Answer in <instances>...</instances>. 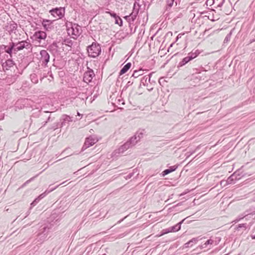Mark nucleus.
Returning <instances> with one entry per match:
<instances>
[{"label": "nucleus", "instance_id": "nucleus-32", "mask_svg": "<svg viewBox=\"0 0 255 255\" xmlns=\"http://www.w3.org/2000/svg\"><path fill=\"white\" fill-rule=\"evenodd\" d=\"M247 228V224L246 223H245V224H239L238 225L237 227L236 228V229L237 230L239 231L240 229H243V230H246Z\"/></svg>", "mask_w": 255, "mask_h": 255}, {"label": "nucleus", "instance_id": "nucleus-28", "mask_svg": "<svg viewBox=\"0 0 255 255\" xmlns=\"http://www.w3.org/2000/svg\"><path fill=\"white\" fill-rule=\"evenodd\" d=\"M106 13H109L110 14V15L112 17L115 18V19L118 18L119 19V20L120 21V23L123 24L122 19L119 16H118L116 13H115L114 12H112V11H107Z\"/></svg>", "mask_w": 255, "mask_h": 255}, {"label": "nucleus", "instance_id": "nucleus-51", "mask_svg": "<svg viewBox=\"0 0 255 255\" xmlns=\"http://www.w3.org/2000/svg\"><path fill=\"white\" fill-rule=\"evenodd\" d=\"M243 219V217H241H241H239V219H237V220H236L235 221V223H236V222H237L239 221H240L241 219Z\"/></svg>", "mask_w": 255, "mask_h": 255}, {"label": "nucleus", "instance_id": "nucleus-8", "mask_svg": "<svg viewBox=\"0 0 255 255\" xmlns=\"http://www.w3.org/2000/svg\"><path fill=\"white\" fill-rule=\"evenodd\" d=\"M98 141V139L95 135L90 136L86 138L84 144L83 145L82 150L84 151L87 148L92 146Z\"/></svg>", "mask_w": 255, "mask_h": 255}, {"label": "nucleus", "instance_id": "nucleus-35", "mask_svg": "<svg viewBox=\"0 0 255 255\" xmlns=\"http://www.w3.org/2000/svg\"><path fill=\"white\" fill-rule=\"evenodd\" d=\"M231 35H232V32L231 31L229 33H228L226 35V36L224 39V42L227 43L228 42H229L231 39Z\"/></svg>", "mask_w": 255, "mask_h": 255}, {"label": "nucleus", "instance_id": "nucleus-60", "mask_svg": "<svg viewBox=\"0 0 255 255\" xmlns=\"http://www.w3.org/2000/svg\"><path fill=\"white\" fill-rule=\"evenodd\" d=\"M135 0V1H137V2L139 1V0Z\"/></svg>", "mask_w": 255, "mask_h": 255}, {"label": "nucleus", "instance_id": "nucleus-44", "mask_svg": "<svg viewBox=\"0 0 255 255\" xmlns=\"http://www.w3.org/2000/svg\"><path fill=\"white\" fill-rule=\"evenodd\" d=\"M133 173H129L127 176H126V179H130V178H131V177L133 176Z\"/></svg>", "mask_w": 255, "mask_h": 255}, {"label": "nucleus", "instance_id": "nucleus-39", "mask_svg": "<svg viewBox=\"0 0 255 255\" xmlns=\"http://www.w3.org/2000/svg\"><path fill=\"white\" fill-rule=\"evenodd\" d=\"M170 232H171V231H170V227L168 228H167V229H163L162 231V235H164L165 234H167V233H169Z\"/></svg>", "mask_w": 255, "mask_h": 255}, {"label": "nucleus", "instance_id": "nucleus-46", "mask_svg": "<svg viewBox=\"0 0 255 255\" xmlns=\"http://www.w3.org/2000/svg\"><path fill=\"white\" fill-rule=\"evenodd\" d=\"M115 23L116 24H119L120 26L122 25V24L120 23V21L119 20V19L118 18L115 19Z\"/></svg>", "mask_w": 255, "mask_h": 255}, {"label": "nucleus", "instance_id": "nucleus-19", "mask_svg": "<svg viewBox=\"0 0 255 255\" xmlns=\"http://www.w3.org/2000/svg\"><path fill=\"white\" fill-rule=\"evenodd\" d=\"M178 165H174L170 166L169 168L165 169L162 172V175L163 176H164L170 173L173 172L176 170V169L177 168Z\"/></svg>", "mask_w": 255, "mask_h": 255}, {"label": "nucleus", "instance_id": "nucleus-37", "mask_svg": "<svg viewBox=\"0 0 255 255\" xmlns=\"http://www.w3.org/2000/svg\"><path fill=\"white\" fill-rule=\"evenodd\" d=\"M64 44L68 46H70L71 47L72 46V45L73 44V42L70 39H65L64 40Z\"/></svg>", "mask_w": 255, "mask_h": 255}, {"label": "nucleus", "instance_id": "nucleus-52", "mask_svg": "<svg viewBox=\"0 0 255 255\" xmlns=\"http://www.w3.org/2000/svg\"><path fill=\"white\" fill-rule=\"evenodd\" d=\"M132 84V83H130V81L128 82V83H127V86H129L130 85H131Z\"/></svg>", "mask_w": 255, "mask_h": 255}, {"label": "nucleus", "instance_id": "nucleus-21", "mask_svg": "<svg viewBox=\"0 0 255 255\" xmlns=\"http://www.w3.org/2000/svg\"><path fill=\"white\" fill-rule=\"evenodd\" d=\"M45 196H46V194L42 193L38 197H37L36 198H35V200L30 204V205H31L30 209L32 207L35 206L40 201V200L43 199Z\"/></svg>", "mask_w": 255, "mask_h": 255}, {"label": "nucleus", "instance_id": "nucleus-42", "mask_svg": "<svg viewBox=\"0 0 255 255\" xmlns=\"http://www.w3.org/2000/svg\"><path fill=\"white\" fill-rule=\"evenodd\" d=\"M123 146L125 147V148L127 150L129 148L131 147V145H130V143L127 141L126 143H125L123 144Z\"/></svg>", "mask_w": 255, "mask_h": 255}, {"label": "nucleus", "instance_id": "nucleus-4", "mask_svg": "<svg viewBox=\"0 0 255 255\" xmlns=\"http://www.w3.org/2000/svg\"><path fill=\"white\" fill-rule=\"evenodd\" d=\"M140 5L138 2L135 1L133 4V9L132 12L129 15L125 16V18L129 22L134 21L136 18V16L138 13L139 7Z\"/></svg>", "mask_w": 255, "mask_h": 255}, {"label": "nucleus", "instance_id": "nucleus-24", "mask_svg": "<svg viewBox=\"0 0 255 255\" xmlns=\"http://www.w3.org/2000/svg\"><path fill=\"white\" fill-rule=\"evenodd\" d=\"M200 54V52L198 50H196L195 51L192 50L191 52L188 54V56L192 60L193 59L197 57Z\"/></svg>", "mask_w": 255, "mask_h": 255}, {"label": "nucleus", "instance_id": "nucleus-41", "mask_svg": "<svg viewBox=\"0 0 255 255\" xmlns=\"http://www.w3.org/2000/svg\"><path fill=\"white\" fill-rule=\"evenodd\" d=\"M198 241V238H193L191 240H190L189 242H188V244H196L197 242Z\"/></svg>", "mask_w": 255, "mask_h": 255}, {"label": "nucleus", "instance_id": "nucleus-17", "mask_svg": "<svg viewBox=\"0 0 255 255\" xmlns=\"http://www.w3.org/2000/svg\"><path fill=\"white\" fill-rule=\"evenodd\" d=\"M14 62L11 59H8L5 61L4 63H3L2 66L4 70H8L9 69L14 65Z\"/></svg>", "mask_w": 255, "mask_h": 255}, {"label": "nucleus", "instance_id": "nucleus-12", "mask_svg": "<svg viewBox=\"0 0 255 255\" xmlns=\"http://www.w3.org/2000/svg\"><path fill=\"white\" fill-rule=\"evenodd\" d=\"M60 43L53 42L52 44H50L47 50H49L52 55H55L56 54H58L59 51V45Z\"/></svg>", "mask_w": 255, "mask_h": 255}, {"label": "nucleus", "instance_id": "nucleus-31", "mask_svg": "<svg viewBox=\"0 0 255 255\" xmlns=\"http://www.w3.org/2000/svg\"><path fill=\"white\" fill-rule=\"evenodd\" d=\"M50 20L47 19H43L42 21V25L45 29H47L49 26Z\"/></svg>", "mask_w": 255, "mask_h": 255}, {"label": "nucleus", "instance_id": "nucleus-45", "mask_svg": "<svg viewBox=\"0 0 255 255\" xmlns=\"http://www.w3.org/2000/svg\"><path fill=\"white\" fill-rule=\"evenodd\" d=\"M75 100L76 101H78V100H80L81 102H84V98H82V99H81V98L80 97H77L76 98H75Z\"/></svg>", "mask_w": 255, "mask_h": 255}, {"label": "nucleus", "instance_id": "nucleus-64", "mask_svg": "<svg viewBox=\"0 0 255 255\" xmlns=\"http://www.w3.org/2000/svg\"><path fill=\"white\" fill-rule=\"evenodd\" d=\"M173 44V43H172V44H171L170 46H172Z\"/></svg>", "mask_w": 255, "mask_h": 255}, {"label": "nucleus", "instance_id": "nucleus-57", "mask_svg": "<svg viewBox=\"0 0 255 255\" xmlns=\"http://www.w3.org/2000/svg\"><path fill=\"white\" fill-rule=\"evenodd\" d=\"M252 239H255V235L252 237Z\"/></svg>", "mask_w": 255, "mask_h": 255}, {"label": "nucleus", "instance_id": "nucleus-62", "mask_svg": "<svg viewBox=\"0 0 255 255\" xmlns=\"http://www.w3.org/2000/svg\"><path fill=\"white\" fill-rule=\"evenodd\" d=\"M20 216H18V217H16V219H18V218H19Z\"/></svg>", "mask_w": 255, "mask_h": 255}, {"label": "nucleus", "instance_id": "nucleus-2", "mask_svg": "<svg viewBox=\"0 0 255 255\" xmlns=\"http://www.w3.org/2000/svg\"><path fill=\"white\" fill-rule=\"evenodd\" d=\"M87 49L89 56L93 58L98 57L101 52L100 45L97 42H93L87 47Z\"/></svg>", "mask_w": 255, "mask_h": 255}, {"label": "nucleus", "instance_id": "nucleus-11", "mask_svg": "<svg viewBox=\"0 0 255 255\" xmlns=\"http://www.w3.org/2000/svg\"><path fill=\"white\" fill-rule=\"evenodd\" d=\"M47 34L46 32L41 30L35 32L32 36L33 39L39 43H40L42 40H45Z\"/></svg>", "mask_w": 255, "mask_h": 255}, {"label": "nucleus", "instance_id": "nucleus-25", "mask_svg": "<svg viewBox=\"0 0 255 255\" xmlns=\"http://www.w3.org/2000/svg\"><path fill=\"white\" fill-rule=\"evenodd\" d=\"M191 61L190 58L189 57V56L187 55V57L184 58L181 61H180L178 65V67H182L186 65L187 63H188L189 62Z\"/></svg>", "mask_w": 255, "mask_h": 255}, {"label": "nucleus", "instance_id": "nucleus-33", "mask_svg": "<svg viewBox=\"0 0 255 255\" xmlns=\"http://www.w3.org/2000/svg\"><path fill=\"white\" fill-rule=\"evenodd\" d=\"M174 0H167L166 10L170 9L173 5Z\"/></svg>", "mask_w": 255, "mask_h": 255}, {"label": "nucleus", "instance_id": "nucleus-54", "mask_svg": "<svg viewBox=\"0 0 255 255\" xmlns=\"http://www.w3.org/2000/svg\"><path fill=\"white\" fill-rule=\"evenodd\" d=\"M126 218V217H125L124 218L122 219V220H121L120 221H119L118 222V223H121L122 221H123L124 220V219H125V218Z\"/></svg>", "mask_w": 255, "mask_h": 255}, {"label": "nucleus", "instance_id": "nucleus-29", "mask_svg": "<svg viewBox=\"0 0 255 255\" xmlns=\"http://www.w3.org/2000/svg\"><path fill=\"white\" fill-rule=\"evenodd\" d=\"M30 77L31 79V81L32 83L36 84L38 82V80L36 74L34 73L30 75Z\"/></svg>", "mask_w": 255, "mask_h": 255}, {"label": "nucleus", "instance_id": "nucleus-7", "mask_svg": "<svg viewBox=\"0 0 255 255\" xmlns=\"http://www.w3.org/2000/svg\"><path fill=\"white\" fill-rule=\"evenodd\" d=\"M152 76V73H150L148 75H145L142 77L140 79V85L142 84L144 86L147 87V89L149 91H151L153 89V88L150 87L148 85V83L152 84L155 83L154 81H151L150 78Z\"/></svg>", "mask_w": 255, "mask_h": 255}, {"label": "nucleus", "instance_id": "nucleus-23", "mask_svg": "<svg viewBox=\"0 0 255 255\" xmlns=\"http://www.w3.org/2000/svg\"><path fill=\"white\" fill-rule=\"evenodd\" d=\"M131 64L130 62L127 63L121 70L120 75H122L126 73L131 67Z\"/></svg>", "mask_w": 255, "mask_h": 255}, {"label": "nucleus", "instance_id": "nucleus-3", "mask_svg": "<svg viewBox=\"0 0 255 255\" xmlns=\"http://www.w3.org/2000/svg\"><path fill=\"white\" fill-rule=\"evenodd\" d=\"M33 102L30 99H19L15 104V108L22 109L24 108H32Z\"/></svg>", "mask_w": 255, "mask_h": 255}, {"label": "nucleus", "instance_id": "nucleus-58", "mask_svg": "<svg viewBox=\"0 0 255 255\" xmlns=\"http://www.w3.org/2000/svg\"><path fill=\"white\" fill-rule=\"evenodd\" d=\"M32 178H31L29 180L27 181V182H27H27H28L29 181H30L31 180H32Z\"/></svg>", "mask_w": 255, "mask_h": 255}, {"label": "nucleus", "instance_id": "nucleus-34", "mask_svg": "<svg viewBox=\"0 0 255 255\" xmlns=\"http://www.w3.org/2000/svg\"><path fill=\"white\" fill-rule=\"evenodd\" d=\"M216 3V1L214 0H207L205 4L207 6H212L213 4Z\"/></svg>", "mask_w": 255, "mask_h": 255}, {"label": "nucleus", "instance_id": "nucleus-43", "mask_svg": "<svg viewBox=\"0 0 255 255\" xmlns=\"http://www.w3.org/2000/svg\"><path fill=\"white\" fill-rule=\"evenodd\" d=\"M143 133L142 131H141V132H139V131H137L135 134V135H137V138L138 137V136H140V138L141 137H142L143 136Z\"/></svg>", "mask_w": 255, "mask_h": 255}, {"label": "nucleus", "instance_id": "nucleus-13", "mask_svg": "<svg viewBox=\"0 0 255 255\" xmlns=\"http://www.w3.org/2000/svg\"><path fill=\"white\" fill-rule=\"evenodd\" d=\"M2 46L3 47V49L4 50L5 52L9 54L10 56L11 57L12 53H14V42L10 43L9 46L4 45H3Z\"/></svg>", "mask_w": 255, "mask_h": 255}, {"label": "nucleus", "instance_id": "nucleus-55", "mask_svg": "<svg viewBox=\"0 0 255 255\" xmlns=\"http://www.w3.org/2000/svg\"><path fill=\"white\" fill-rule=\"evenodd\" d=\"M24 217V216H22V217L20 218V219L22 220L23 219V217Z\"/></svg>", "mask_w": 255, "mask_h": 255}, {"label": "nucleus", "instance_id": "nucleus-1", "mask_svg": "<svg viewBox=\"0 0 255 255\" xmlns=\"http://www.w3.org/2000/svg\"><path fill=\"white\" fill-rule=\"evenodd\" d=\"M54 223H47L39 228L38 233L34 242L35 244H42L48 237L49 233L53 230Z\"/></svg>", "mask_w": 255, "mask_h": 255}, {"label": "nucleus", "instance_id": "nucleus-18", "mask_svg": "<svg viewBox=\"0 0 255 255\" xmlns=\"http://www.w3.org/2000/svg\"><path fill=\"white\" fill-rule=\"evenodd\" d=\"M17 27V24L15 22L9 24L6 27V30H7L9 34L13 32Z\"/></svg>", "mask_w": 255, "mask_h": 255}, {"label": "nucleus", "instance_id": "nucleus-56", "mask_svg": "<svg viewBox=\"0 0 255 255\" xmlns=\"http://www.w3.org/2000/svg\"><path fill=\"white\" fill-rule=\"evenodd\" d=\"M43 113H49L48 111H44Z\"/></svg>", "mask_w": 255, "mask_h": 255}, {"label": "nucleus", "instance_id": "nucleus-50", "mask_svg": "<svg viewBox=\"0 0 255 255\" xmlns=\"http://www.w3.org/2000/svg\"><path fill=\"white\" fill-rule=\"evenodd\" d=\"M30 214V211H27L26 214H25V215L24 216V217H23V218H25L27 216H28L29 215V214Z\"/></svg>", "mask_w": 255, "mask_h": 255}, {"label": "nucleus", "instance_id": "nucleus-36", "mask_svg": "<svg viewBox=\"0 0 255 255\" xmlns=\"http://www.w3.org/2000/svg\"><path fill=\"white\" fill-rule=\"evenodd\" d=\"M219 0H216V4L217 5V6L216 7H221L224 3L225 2V0H220V1L219 2H217V1H218Z\"/></svg>", "mask_w": 255, "mask_h": 255}, {"label": "nucleus", "instance_id": "nucleus-48", "mask_svg": "<svg viewBox=\"0 0 255 255\" xmlns=\"http://www.w3.org/2000/svg\"><path fill=\"white\" fill-rule=\"evenodd\" d=\"M182 35H183V34H181V33L177 35V37H176V41H177V40H178V39L179 38H181V36H182Z\"/></svg>", "mask_w": 255, "mask_h": 255}, {"label": "nucleus", "instance_id": "nucleus-9", "mask_svg": "<svg viewBox=\"0 0 255 255\" xmlns=\"http://www.w3.org/2000/svg\"><path fill=\"white\" fill-rule=\"evenodd\" d=\"M40 62L42 65L46 66L50 59V55L47 50H42L40 51Z\"/></svg>", "mask_w": 255, "mask_h": 255}, {"label": "nucleus", "instance_id": "nucleus-61", "mask_svg": "<svg viewBox=\"0 0 255 255\" xmlns=\"http://www.w3.org/2000/svg\"><path fill=\"white\" fill-rule=\"evenodd\" d=\"M20 216H18V217H16V219H18V218H19Z\"/></svg>", "mask_w": 255, "mask_h": 255}, {"label": "nucleus", "instance_id": "nucleus-30", "mask_svg": "<svg viewBox=\"0 0 255 255\" xmlns=\"http://www.w3.org/2000/svg\"><path fill=\"white\" fill-rule=\"evenodd\" d=\"M127 149L125 148V147L122 145L118 149L115 150L116 153H124Z\"/></svg>", "mask_w": 255, "mask_h": 255}, {"label": "nucleus", "instance_id": "nucleus-22", "mask_svg": "<svg viewBox=\"0 0 255 255\" xmlns=\"http://www.w3.org/2000/svg\"><path fill=\"white\" fill-rule=\"evenodd\" d=\"M185 219L182 220L181 222L177 224L176 225L172 226L170 227V231H171V232H175L177 231H178L181 229V225L182 224V223L184 222Z\"/></svg>", "mask_w": 255, "mask_h": 255}, {"label": "nucleus", "instance_id": "nucleus-15", "mask_svg": "<svg viewBox=\"0 0 255 255\" xmlns=\"http://www.w3.org/2000/svg\"><path fill=\"white\" fill-rule=\"evenodd\" d=\"M237 171H236L228 178L227 182L229 184H234L235 183V181L238 180L240 179V175L239 174H237Z\"/></svg>", "mask_w": 255, "mask_h": 255}, {"label": "nucleus", "instance_id": "nucleus-38", "mask_svg": "<svg viewBox=\"0 0 255 255\" xmlns=\"http://www.w3.org/2000/svg\"><path fill=\"white\" fill-rule=\"evenodd\" d=\"M214 243V241L212 239H209L205 243V244L203 245V246H204L205 247H206L207 245H212Z\"/></svg>", "mask_w": 255, "mask_h": 255}, {"label": "nucleus", "instance_id": "nucleus-59", "mask_svg": "<svg viewBox=\"0 0 255 255\" xmlns=\"http://www.w3.org/2000/svg\"><path fill=\"white\" fill-rule=\"evenodd\" d=\"M48 166H49V165L47 164V166H46L45 168H47Z\"/></svg>", "mask_w": 255, "mask_h": 255}, {"label": "nucleus", "instance_id": "nucleus-5", "mask_svg": "<svg viewBox=\"0 0 255 255\" xmlns=\"http://www.w3.org/2000/svg\"><path fill=\"white\" fill-rule=\"evenodd\" d=\"M31 46V44L29 42L25 40L19 41L17 43L14 42V53L15 54L18 51L21 50L24 48L29 49Z\"/></svg>", "mask_w": 255, "mask_h": 255}, {"label": "nucleus", "instance_id": "nucleus-14", "mask_svg": "<svg viewBox=\"0 0 255 255\" xmlns=\"http://www.w3.org/2000/svg\"><path fill=\"white\" fill-rule=\"evenodd\" d=\"M81 27L77 24L74 23L72 24L71 32L73 35L77 36L81 34Z\"/></svg>", "mask_w": 255, "mask_h": 255}, {"label": "nucleus", "instance_id": "nucleus-26", "mask_svg": "<svg viewBox=\"0 0 255 255\" xmlns=\"http://www.w3.org/2000/svg\"><path fill=\"white\" fill-rule=\"evenodd\" d=\"M65 182H63L62 183H61V184L64 183ZM61 185L59 184V185H57L56 186L54 187H52V185H49L48 188L45 190V191L44 192H43V193H45L46 194V195H47L48 193H50L51 192L53 191V190H54L55 189H56L57 187H58L60 185Z\"/></svg>", "mask_w": 255, "mask_h": 255}, {"label": "nucleus", "instance_id": "nucleus-16", "mask_svg": "<svg viewBox=\"0 0 255 255\" xmlns=\"http://www.w3.org/2000/svg\"><path fill=\"white\" fill-rule=\"evenodd\" d=\"M61 126H68L69 122L72 121V118L66 115L62 116L61 119Z\"/></svg>", "mask_w": 255, "mask_h": 255}, {"label": "nucleus", "instance_id": "nucleus-47", "mask_svg": "<svg viewBox=\"0 0 255 255\" xmlns=\"http://www.w3.org/2000/svg\"><path fill=\"white\" fill-rule=\"evenodd\" d=\"M208 18H209V19H210L211 20L213 21H215V20H216L218 19V18H217V17L215 18V17H214V16L213 15V17H212V18H209V16H208Z\"/></svg>", "mask_w": 255, "mask_h": 255}, {"label": "nucleus", "instance_id": "nucleus-53", "mask_svg": "<svg viewBox=\"0 0 255 255\" xmlns=\"http://www.w3.org/2000/svg\"><path fill=\"white\" fill-rule=\"evenodd\" d=\"M50 116H49V117H48V119H47V121L46 122V123H47L48 122H49V121H50Z\"/></svg>", "mask_w": 255, "mask_h": 255}, {"label": "nucleus", "instance_id": "nucleus-6", "mask_svg": "<svg viewBox=\"0 0 255 255\" xmlns=\"http://www.w3.org/2000/svg\"><path fill=\"white\" fill-rule=\"evenodd\" d=\"M52 15L55 18H61L65 14V8L62 7L52 8L49 11Z\"/></svg>", "mask_w": 255, "mask_h": 255}, {"label": "nucleus", "instance_id": "nucleus-40", "mask_svg": "<svg viewBox=\"0 0 255 255\" xmlns=\"http://www.w3.org/2000/svg\"><path fill=\"white\" fill-rule=\"evenodd\" d=\"M228 184H229L227 182V179L226 180H223L220 181V185L222 186L225 187Z\"/></svg>", "mask_w": 255, "mask_h": 255}, {"label": "nucleus", "instance_id": "nucleus-20", "mask_svg": "<svg viewBox=\"0 0 255 255\" xmlns=\"http://www.w3.org/2000/svg\"><path fill=\"white\" fill-rule=\"evenodd\" d=\"M140 139V136H138L137 138V135H134L132 137H131L127 141L130 143L131 146H134Z\"/></svg>", "mask_w": 255, "mask_h": 255}, {"label": "nucleus", "instance_id": "nucleus-10", "mask_svg": "<svg viewBox=\"0 0 255 255\" xmlns=\"http://www.w3.org/2000/svg\"><path fill=\"white\" fill-rule=\"evenodd\" d=\"M95 76L93 70L88 68V70L86 71L83 76V81L86 83L92 82L93 77Z\"/></svg>", "mask_w": 255, "mask_h": 255}, {"label": "nucleus", "instance_id": "nucleus-63", "mask_svg": "<svg viewBox=\"0 0 255 255\" xmlns=\"http://www.w3.org/2000/svg\"><path fill=\"white\" fill-rule=\"evenodd\" d=\"M20 216H18V217H16V219H18V218H19Z\"/></svg>", "mask_w": 255, "mask_h": 255}, {"label": "nucleus", "instance_id": "nucleus-49", "mask_svg": "<svg viewBox=\"0 0 255 255\" xmlns=\"http://www.w3.org/2000/svg\"><path fill=\"white\" fill-rule=\"evenodd\" d=\"M192 246V244H188V242L186 243L185 244V246L186 248H188L189 247H191Z\"/></svg>", "mask_w": 255, "mask_h": 255}, {"label": "nucleus", "instance_id": "nucleus-27", "mask_svg": "<svg viewBox=\"0 0 255 255\" xmlns=\"http://www.w3.org/2000/svg\"><path fill=\"white\" fill-rule=\"evenodd\" d=\"M143 74V70L139 69L138 70L134 71L132 76L134 78H137L138 77L141 76Z\"/></svg>", "mask_w": 255, "mask_h": 255}]
</instances>
